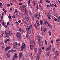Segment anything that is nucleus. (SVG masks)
<instances>
[{"label":"nucleus","instance_id":"1","mask_svg":"<svg viewBox=\"0 0 60 60\" xmlns=\"http://www.w3.org/2000/svg\"><path fill=\"white\" fill-rule=\"evenodd\" d=\"M16 37L18 38L19 40H21V34H20L19 32L17 33V35H16Z\"/></svg>","mask_w":60,"mask_h":60},{"label":"nucleus","instance_id":"2","mask_svg":"<svg viewBox=\"0 0 60 60\" xmlns=\"http://www.w3.org/2000/svg\"><path fill=\"white\" fill-rule=\"evenodd\" d=\"M30 43L31 44H32V46H34L35 43H34V40H32V41L30 42Z\"/></svg>","mask_w":60,"mask_h":60},{"label":"nucleus","instance_id":"3","mask_svg":"<svg viewBox=\"0 0 60 60\" xmlns=\"http://www.w3.org/2000/svg\"><path fill=\"white\" fill-rule=\"evenodd\" d=\"M14 44H15L13 45V47L14 48H15L17 47V46H18V43L17 42H15Z\"/></svg>","mask_w":60,"mask_h":60},{"label":"nucleus","instance_id":"4","mask_svg":"<svg viewBox=\"0 0 60 60\" xmlns=\"http://www.w3.org/2000/svg\"><path fill=\"white\" fill-rule=\"evenodd\" d=\"M26 30L29 34H31V31H30V29L29 28V27H27V28H26Z\"/></svg>","mask_w":60,"mask_h":60},{"label":"nucleus","instance_id":"5","mask_svg":"<svg viewBox=\"0 0 60 60\" xmlns=\"http://www.w3.org/2000/svg\"><path fill=\"white\" fill-rule=\"evenodd\" d=\"M19 58H20L21 57H22V53L20 52L19 53Z\"/></svg>","mask_w":60,"mask_h":60},{"label":"nucleus","instance_id":"6","mask_svg":"<svg viewBox=\"0 0 60 60\" xmlns=\"http://www.w3.org/2000/svg\"><path fill=\"white\" fill-rule=\"evenodd\" d=\"M5 32L6 37H9V35H8V34L7 33V31L6 30Z\"/></svg>","mask_w":60,"mask_h":60},{"label":"nucleus","instance_id":"7","mask_svg":"<svg viewBox=\"0 0 60 60\" xmlns=\"http://www.w3.org/2000/svg\"><path fill=\"white\" fill-rule=\"evenodd\" d=\"M45 22L47 24H48L49 26V28H50V27L51 26V25H50V24H49V22H47V21H46Z\"/></svg>","mask_w":60,"mask_h":60},{"label":"nucleus","instance_id":"8","mask_svg":"<svg viewBox=\"0 0 60 60\" xmlns=\"http://www.w3.org/2000/svg\"><path fill=\"white\" fill-rule=\"evenodd\" d=\"M37 41H39V40L40 39V37L38 35L37 36Z\"/></svg>","mask_w":60,"mask_h":60},{"label":"nucleus","instance_id":"9","mask_svg":"<svg viewBox=\"0 0 60 60\" xmlns=\"http://www.w3.org/2000/svg\"><path fill=\"white\" fill-rule=\"evenodd\" d=\"M10 47L8 46L7 47H6L5 48V51H7V50L10 49Z\"/></svg>","mask_w":60,"mask_h":60},{"label":"nucleus","instance_id":"10","mask_svg":"<svg viewBox=\"0 0 60 60\" xmlns=\"http://www.w3.org/2000/svg\"><path fill=\"white\" fill-rule=\"evenodd\" d=\"M21 47L25 48V43H23L22 44Z\"/></svg>","mask_w":60,"mask_h":60},{"label":"nucleus","instance_id":"11","mask_svg":"<svg viewBox=\"0 0 60 60\" xmlns=\"http://www.w3.org/2000/svg\"><path fill=\"white\" fill-rule=\"evenodd\" d=\"M6 55L7 56V58H9L10 57V55H9V53H7Z\"/></svg>","mask_w":60,"mask_h":60},{"label":"nucleus","instance_id":"12","mask_svg":"<svg viewBox=\"0 0 60 60\" xmlns=\"http://www.w3.org/2000/svg\"><path fill=\"white\" fill-rule=\"evenodd\" d=\"M16 50H13L12 49L11 50H10V52H15L16 51Z\"/></svg>","mask_w":60,"mask_h":60},{"label":"nucleus","instance_id":"13","mask_svg":"<svg viewBox=\"0 0 60 60\" xmlns=\"http://www.w3.org/2000/svg\"><path fill=\"white\" fill-rule=\"evenodd\" d=\"M30 48L31 49H34V47L32 45H31L30 46Z\"/></svg>","mask_w":60,"mask_h":60},{"label":"nucleus","instance_id":"14","mask_svg":"<svg viewBox=\"0 0 60 60\" xmlns=\"http://www.w3.org/2000/svg\"><path fill=\"white\" fill-rule=\"evenodd\" d=\"M45 50L46 51H48L49 50H50L49 48V47L47 48Z\"/></svg>","mask_w":60,"mask_h":60},{"label":"nucleus","instance_id":"15","mask_svg":"<svg viewBox=\"0 0 60 60\" xmlns=\"http://www.w3.org/2000/svg\"><path fill=\"white\" fill-rule=\"evenodd\" d=\"M25 18L27 21H28L29 20V18L27 17H25Z\"/></svg>","mask_w":60,"mask_h":60},{"label":"nucleus","instance_id":"16","mask_svg":"<svg viewBox=\"0 0 60 60\" xmlns=\"http://www.w3.org/2000/svg\"><path fill=\"white\" fill-rule=\"evenodd\" d=\"M39 54H41V49H39Z\"/></svg>","mask_w":60,"mask_h":60},{"label":"nucleus","instance_id":"17","mask_svg":"<svg viewBox=\"0 0 60 60\" xmlns=\"http://www.w3.org/2000/svg\"><path fill=\"white\" fill-rule=\"evenodd\" d=\"M4 13H2V15L1 16V19H3V17H4Z\"/></svg>","mask_w":60,"mask_h":60},{"label":"nucleus","instance_id":"18","mask_svg":"<svg viewBox=\"0 0 60 60\" xmlns=\"http://www.w3.org/2000/svg\"><path fill=\"white\" fill-rule=\"evenodd\" d=\"M38 14H36L34 16L35 18H36V19H37V18H38Z\"/></svg>","mask_w":60,"mask_h":60},{"label":"nucleus","instance_id":"19","mask_svg":"<svg viewBox=\"0 0 60 60\" xmlns=\"http://www.w3.org/2000/svg\"><path fill=\"white\" fill-rule=\"evenodd\" d=\"M3 10L5 13H6V12H7L6 10L5 9H4V8H3Z\"/></svg>","mask_w":60,"mask_h":60},{"label":"nucleus","instance_id":"20","mask_svg":"<svg viewBox=\"0 0 60 60\" xmlns=\"http://www.w3.org/2000/svg\"><path fill=\"white\" fill-rule=\"evenodd\" d=\"M51 47H52V46L51 45H50L49 46V47H48L49 49L50 50H51Z\"/></svg>","mask_w":60,"mask_h":60},{"label":"nucleus","instance_id":"21","mask_svg":"<svg viewBox=\"0 0 60 60\" xmlns=\"http://www.w3.org/2000/svg\"><path fill=\"white\" fill-rule=\"evenodd\" d=\"M28 27L30 29H32V25H30V26L29 25Z\"/></svg>","mask_w":60,"mask_h":60},{"label":"nucleus","instance_id":"22","mask_svg":"<svg viewBox=\"0 0 60 60\" xmlns=\"http://www.w3.org/2000/svg\"><path fill=\"white\" fill-rule=\"evenodd\" d=\"M24 9H26V7L25 5L23 6L22 7Z\"/></svg>","mask_w":60,"mask_h":60},{"label":"nucleus","instance_id":"23","mask_svg":"<svg viewBox=\"0 0 60 60\" xmlns=\"http://www.w3.org/2000/svg\"><path fill=\"white\" fill-rule=\"evenodd\" d=\"M34 51L35 52V53H36V52H37V48H35L34 49Z\"/></svg>","mask_w":60,"mask_h":60},{"label":"nucleus","instance_id":"24","mask_svg":"<svg viewBox=\"0 0 60 60\" xmlns=\"http://www.w3.org/2000/svg\"><path fill=\"white\" fill-rule=\"evenodd\" d=\"M24 48L23 47H21V51H23V50H24Z\"/></svg>","mask_w":60,"mask_h":60},{"label":"nucleus","instance_id":"25","mask_svg":"<svg viewBox=\"0 0 60 60\" xmlns=\"http://www.w3.org/2000/svg\"><path fill=\"white\" fill-rule=\"evenodd\" d=\"M36 8L38 9V10H39V8H38V5H37Z\"/></svg>","mask_w":60,"mask_h":60},{"label":"nucleus","instance_id":"26","mask_svg":"<svg viewBox=\"0 0 60 60\" xmlns=\"http://www.w3.org/2000/svg\"><path fill=\"white\" fill-rule=\"evenodd\" d=\"M58 19L59 21L60 22V16H59L58 18Z\"/></svg>","mask_w":60,"mask_h":60},{"label":"nucleus","instance_id":"27","mask_svg":"<svg viewBox=\"0 0 60 60\" xmlns=\"http://www.w3.org/2000/svg\"><path fill=\"white\" fill-rule=\"evenodd\" d=\"M43 31L44 32H46V28H44V29H43Z\"/></svg>","mask_w":60,"mask_h":60},{"label":"nucleus","instance_id":"28","mask_svg":"<svg viewBox=\"0 0 60 60\" xmlns=\"http://www.w3.org/2000/svg\"><path fill=\"white\" fill-rule=\"evenodd\" d=\"M49 35H51V34L50 31V30H49Z\"/></svg>","mask_w":60,"mask_h":60},{"label":"nucleus","instance_id":"29","mask_svg":"<svg viewBox=\"0 0 60 60\" xmlns=\"http://www.w3.org/2000/svg\"><path fill=\"white\" fill-rule=\"evenodd\" d=\"M8 18L9 19H11V16L10 15H9L8 16Z\"/></svg>","mask_w":60,"mask_h":60},{"label":"nucleus","instance_id":"30","mask_svg":"<svg viewBox=\"0 0 60 60\" xmlns=\"http://www.w3.org/2000/svg\"><path fill=\"white\" fill-rule=\"evenodd\" d=\"M47 16L48 17H50V16H51L48 13L47 14Z\"/></svg>","mask_w":60,"mask_h":60},{"label":"nucleus","instance_id":"31","mask_svg":"<svg viewBox=\"0 0 60 60\" xmlns=\"http://www.w3.org/2000/svg\"><path fill=\"white\" fill-rule=\"evenodd\" d=\"M45 1L46 2H48L49 3H50V1L48 0H45Z\"/></svg>","mask_w":60,"mask_h":60},{"label":"nucleus","instance_id":"32","mask_svg":"<svg viewBox=\"0 0 60 60\" xmlns=\"http://www.w3.org/2000/svg\"><path fill=\"white\" fill-rule=\"evenodd\" d=\"M19 31H20V32H21V31H22V29H21V28H19Z\"/></svg>","mask_w":60,"mask_h":60},{"label":"nucleus","instance_id":"33","mask_svg":"<svg viewBox=\"0 0 60 60\" xmlns=\"http://www.w3.org/2000/svg\"><path fill=\"white\" fill-rule=\"evenodd\" d=\"M30 16L31 17L32 16V13H31V11L30 12Z\"/></svg>","mask_w":60,"mask_h":60},{"label":"nucleus","instance_id":"34","mask_svg":"<svg viewBox=\"0 0 60 60\" xmlns=\"http://www.w3.org/2000/svg\"><path fill=\"white\" fill-rule=\"evenodd\" d=\"M26 24H27V27H28L29 26V24L28 23H26Z\"/></svg>","mask_w":60,"mask_h":60},{"label":"nucleus","instance_id":"35","mask_svg":"<svg viewBox=\"0 0 60 60\" xmlns=\"http://www.w3.org/2000/svg\"><path fill=\"white\" fill-rule=\"evenodd\" d=\"M28 5H30V1H28Z\"/></svg>","mask_w":60,"mask_h":60},{"label":"nucleus","instance_id":"36","mask_svg":"<svg viewBox=\"0 0 60 60\" xmlns=\"http://www.w3.org/2000/svg\"><path fill=\"white\" fill-rule=\"evenodd\" d=\"M49 52H48V53L47 54V56H49Z\"/></svg>","mask_w":60,"mask_h":60},{"label":"nucleus","instance_id":"37","mask_svg":"<svg viewBox=\"0 0 60 60\" xmlns=\"http://www.w3.org/2000/svg\"><path fill=\"white\" fill-rule=\"evenodd\" d=\"M59 41H60V40L59 39H57L56 40V42Z\"/></svg>","mask_w":60,"mask_h":60},{"label":"nucleus","instance_id":"38","mask_svg":"<svg viewBox=\"0 0 60 60\" xmlns=\"http://www.w3.org/2000/svg\"><path fill=\"white\" fill-rule=\"evenodd\" d=\"M40 25H42V21H40Z\"/></svg>","mask_w":60,"mask_h":60},{"label":"nucleus","instance_id":"39","mask_svg":"<svg viewBox=\"0 0 60 60\" xmlns=\"http://www.w3.org/2000/svg\"><path fill=\"white\" fill-rule=\"evenodd\" d=\"M37 26H40V23H38L37 24Z\"/></svg>","mask_w":60,"mask_h":60},{"label":"nucleus","instance_id":"40","mask_svg":"<svg viewBox=\"0 0 60 60\" xmlns=\"http://www.w3.org/2000/svg\"><path fill=\"white\" fill-rule=\"evenodd\" d=\"M15 57L16 58L18 57V56H17V54H15Z\"/></svg>","mask_w":60,"mask_h":60},{"label":"nucleus","instance_id":"41","mask_svg":"<svg viewBox=\"0 0 60 60\" xmlns=\"http://www.w3.org/2000/svg\"><path fill=\"white\" fill-rule=\"evenodd\" d=\"M15 13H17L18 12V10H16L15 11Z\"/></svg>","mask_w":60,"mask_h":60},{"label":"nucleus","instance_id":"42","mask_svg":"<svg viewBox=\"0 0 60 60\" xmlns=\"http://www.w3.org/2000/svg\"><path fill=\"white\" fill-rule=\"evenodd\" d=\"M40 3H41V4H43V3H42V0H41L40 1Z\"/></svg>","mask_w":60,"mask_h":60},{"label":"nucleus","instance_id":"43","mask_svg":"<svg viewBox=\"0 0 60 60\" xmlns=\"http://www.w3.org/2000/svg\"><path fill=\"white\" fill-rule=\"evenodd\" d=\"M37 58H38V60H39V59H40V56H38L37 57Z\"/></svg>","mask_w":60,"mask_h":60},{"label":"nucleus","instance_id":"44","mask_svg":"<svg viewBox=\"0 0 60 60\" xmlns=\"http://www.w3.org/2000/svg\"><path fill=\"white\" fill-rule=\"evenodd\" d=\"M53 40H52L51 41V43H52V44H53Z\"/></svg>","mask_w":60,"mask_h":60},{"label":"nucleus","instance_id":"45","mask_svg":"<svg viewBox=\"0 0 60 60\" xmlns=\"http://www.w3.org/2000/svg\"><path fill=\"white\" fill-rule=\"evenodd\" d=\"M45 44H47V41H46V40L45 41Z\"/></svg>","mask_w":60,"mask_h":60},{"label":"nucleus","instance_id":"46","mask_svg":"<svg viewBox=\"0 0 60 60\" xmlns=\"http://www.w3.org/2000/svg\"><path fill=\"white\" fill-rule=\"evenodd\" d=\"M3 22V20L2 19H1L0 20V23H2Z\"/></svg>","mask_w":60,"mask_h":60},{"label":"nucleus","instance_id":"47","mask_svg":"<svg viewBox=\"0 0 60 60\" xmlns=\"http://www.w3.org/2000/svg\"><path fill=\"white\" fill-rule=\"evenodd\" d=\"M19 17H20V16H21V13H19Z\"/></svg>","mask_w":60,"mask_h":60},{"label":"nucleus","instance_id":"48","mask_svg":"<svg viewBox=\"0 0 60 60\" xmlns=\"http://www.w3.org/2000/svg\"><path fill=\"white\" fill-rule=\"evenodd\" d=\"M53 52H55V49L54 48H53Z\"/></svg>","mask_w":60,"mask_h":60},{"label":"nucleus","instance_id":"49","mask_svg":"<svg viewBox=\"0 0 60 60\" xmlns=\"http://www.w3.org/2000/svg\"><path fill=\"white\" fill-rule=\"evenodd\" d=\"M12 18H13V19H15V15H13L12 16Z\"/></svg>","mask_w":60,"mask_h":60},{"label":"nucleus","instance_id":"50","mask_svg":"<svg viewBox=\"0 0 60 60\" xmlns=\"http://www.w3.org/2000/svg\"><path fill=\"white\" fill-rule=\"evenodd\" d=\"M34 26L35 27H36L37 26H36V24H34Z\"/></svg>","mask_w":60,"mask_h":60},{"label":"nucleus","instance_id":"51","mask_svg":"<svg viewBox=\"0 0 60 60\" xmlns=\"http://www.w3.org/2000/svg\"><path fill=\"white\" fill-rule=\"evenodd\" d=\"M54 18H55V19H54L55 21H57V19H56V18L54 17Z\"/></svg>","mask_w":60,"mask_h":60},{"label":"nucleus","instance_id":"52","mask_svg":"<svg viewBox=\"0 0 60 60\" xmlns=\"http://www.w3.org/2000/svg\"><path fill=\"white\" fill-rule=\"evenodd\" d=\"M4 26L6 28H7V25H4Z\"/></svg>","mask_w":60,"mask_h":60},{"label":"nucleus","instance_id":"53","mask_svg":"<svg viewBox=\"0 0 60 60\" xmlns=\"http://www.w3.org/2000/svg\"><path fill=\"white\" fill-rule=\"evenodd\" d=\"M2 24L4 26V25H5V24H4V23L2 22Z\"/></svg>","mask_w":60,"mask_h":60},{"label":"nucleus","instance_id":"54","mask_svg":"<svg viewBox=\"0 0 60 60\" xmlns=\"http://www.w3.org/2000/svg\"><path fill=\"white\" fill-rule=\"evenodd\" d=\"M16 23L17 24V25H19V23H18V22H17V21L16 22Z\"/></svg>","mask_w":60,"mask_h":60},{"label":"nucleus","instance_id":"55","mask_svg":"<svg viewBox=\"0 0 60 60\" xmlns=\"http://www.w3.org/2000/svg\"><path fill=\"white\" fill-rule=\"evenodd\" d=\"M19 5H22V4L21 3H19Z\"/></svg>","mask_w":60,"mask_h":60},{"label":"nucleus","instance_id":"56","mask_svg":"<svg viewBox=\"0 0 60 60\" xmlns=\"http://www.w3.org/2000/svg\"><path fill=\"white\" fill-rule=\"evenodd\" d=\"M25 13L26 14H27V11H26V10H25Z\"/></svg>","mask_w":60,"mask_h":60},{"label":"nucleus","instance_id":"57","mask_svg":"<svg viewBox=\"0 0 60 60\" xmlns=\"http://www.w3.org/2000/svg\"><path fill=\"white\" fill-rule=\"evenodd\" d=\"M18 22L19 23H21V21L20 20H19Z\"/></svg>","mask_w":60,"mask_h":60},{"label":"nucleus","instance_id":"58","mask_svg":"<svg viewBox=\"0 0 60 60\" xmlns=\"http://www.w3.org/2000/svg\"><path fill=\"white\" fill-rule=\"evenodd\" d=\"M24 8H23L22 7V10H24Z\"/></svg>","mask_w":60,"mask_h":60},{"label":"nucleus","instance_id":"59","mask_svg":"<svg viewBox=\"0 0 60 60\" xmlns=\"http://www.w3.org/2000/svg\"><path fill=\"white\" fill-rule=\"evenodd\" d=\"M48 19H49V20H50V19H51V18H50V17L49 16L48 17Z\"/></svg>","mask_w":60,"mask_h":60},{"label":"nucleus","instance_id":"60","mask_svg":"<svg viewBox=\"0 0 60 60\" xmlns=\"http://www.w3.org/2000/svg\"><path fill=\"white\" fill-rule=\"evenodd\" d=\"M52 7H53V6H54V4H52Z\"/></svg>","mask_w":60,"mask_h":60},{"label":"nucleus","instance_id":"61","mask_svg":"<svg viewBox=\"0 0 60 60\" xmlns=\"http://www.w3.org/2000/svg\"><path fill=\"white\" fill-rule=\"evenodd\" d=\"M7 41H10L9 40V39H7Z\"/></svg>","mask_w":60,"mask_h":60},{"label":"nucleus","instance_id":"62","mask_svg":"<svg viewBox=\"0 0 60 60\" xmlns=\"http://www.w3.org/2000/svg\"><path fill=\"white\" fill-rule=\"evenodd\" d=\"M2 3H0V6H2Z\"/></svg>","mask_w":60,"mask_h":60},{"label":"nucleus","instance_id":"63","mask_svg":"<svg viewBox=\"0 0 60 60\" xmlns=\"http://www.w3.org/2000/svg\"><path fill=\"white\" fill-rule=\"evenodd\" d=\"M26 37L27 39H29V37H28V36H26Z\"/></svg>","mask_w":60,"mask_h":60},{"label":"nucleus","instance_id":"64","mask_svg":"<svg viewBox=\"0 0 60 60\" xmlns=\"http://www.w3.org/2000/svg\"><path fill=\"white\" fill-rule=\"evenodd\" d=\"M33 3H34V5H35V2L34 1H33Z\"/></svg>","mask_w":60,"mask_h":60}]
</instances>
